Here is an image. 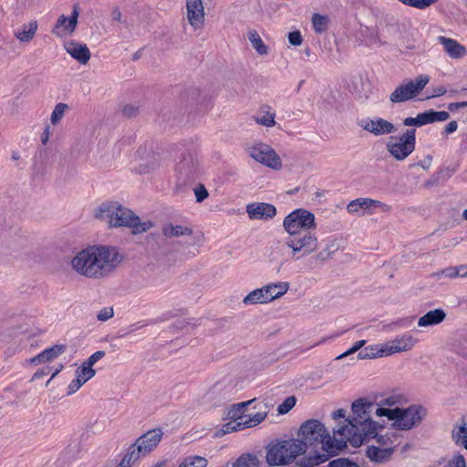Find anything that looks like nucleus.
Masks as SVG:
<instances>
[{
    "mask_svg": "<svg viewBox=\"0 0 467 467\" xmlns=\"http://www.w3.org/2000/svg\"><path fill=\"white\" fill-rule=\"evenodd\" d=\"M298 442L303 447V454L310 446L321 444L322 453L316 452L307 457V462L310 466H316L327 462L330 457L337 454L347 447L348 443L343 436H338L334 432L330 436L325 425L318 420H308L303 422L297 432Z\"/></svg>",
    "mask_w": 467,
    "mask_h": 467,
    "instance_id": "1",
    "label": "nucleus"
},
{
    "mask_svg": "<svg viewBox=\"0 0 467 467\" xmlns=\"http://www.w3.org/2000/svg\"><path fill=\"white\" fill-rule=\"evenodd\" d=\"M373 407V403L356 400L352 404L353 416L345 420L347 424L335 430V433L343 436L353 447H359L372 434L375 435V427H379L370 418Z\"/></svg>",
    "mask_w": 467,
    "mask_h": 467,
    "instance_id": "2",
    "label": "nucleus"
},
{
    "mask_svg": "<svg viewBox=\"0 0 467 467\" xmlns=\"http://www.w3.org/2000/svg\"><path fill=\"white\" fill-rule=\"evenodd\" d=\"M95 217L109 224V227H130L133 233H141L149 229L148 223H140V218L129 208L117 202H106L99 205Z\"/></svg>",
    "mask_w": 467,
    "mask_h": 467,
    "instance_id": "3",
    "label": "nucleus"
},
{
    "mask_svg": "<svg viewBox=\"0 0 467 467\" xmlns=\"http://www.w3.org/2000/svg\"><path fill=\"white\" fill-rule=\"evenodd\" d=\"M376 415L386 416L393 420V426L400 431H409L421 423L427 415V410L421 405L413 404L406 409L377 408Z\"/></svg>",
    "mask_w": 467,
    "mask_h": 467,
    "instance_id": "4",
    "label": "nucleus"
},
{
    "mask_svg": "<svg viewBox=\"0 0 467 467\" xmlns=\"http://www.w3.org/2000/svg\"><path fill=\"white\" fill-rule=\"evenodd\" d=\"M88 247L97 279L109 276L123 260V255L115 246L92 245Z\"/></svg>",
    "mask_w": 467,
    "mask_h": 467,
    "instance_id": "5",
    "label": "nucleus"
},
{
    "mask_svg": "<svg viewBox=\"0 0 467 467\" xmlns=\"http://www.w3.org/2000/svg\"><path fill=\"white\" fill-rule=\"evenodd\" d=\"M303 454V447L296 439L284 440L269 446L266 462L271 466L286 465Z\"/></svg>",
    "mask_w": 467,
    "mask_h": 467,
    "instance_id": "6",
    "label": "nucleus"
},
{
    "mask_svg": "<svg viewBox=\"0 0 467 467\" xmlns=\"http://www.w3.org/2000/svg\"><path fill=\"white\" fill-rule=\"evenodd\" d=\"M416 147V130L408 129L398 137H390L386 144L388 152L399 161L407 159Z\"/></svg>",
    "mask_w": 467,
    "mask_h": 467,
    "instance_id": "7",
    "label": "nucleus"
},
{
    "mask_svg": "<svg viewBox=\"0 0 467 467\" xmlns=\"http://www.w3.org/2000/svg\"><path fill=\"white\" fill-rule=\"evenodd\" d=\"M430 78L427 75H420L414 80H403L389 96L392 103H401L414 99L429 83Z\"/></svg>",
    "mask_w": 467,
    "mask_h": 467,
    "instance_id": "8",
    "label": "nucleus"
},
{
    "mask_svg": "<svg viewBox=\"0 0 467 467\" xmlns=\"http://www.w3.org/2000/svg\"><path fill=\"white\" fill-rule=\"evenodd\" d=\"M283 226L288 234L308 232L316 228L315 215L306 209H296L285 217Z\"/></svg>",
    "mask_w": 467,
    "mask_h": 467,
    "instance_id": "9",
    "label": "nucleus"
},
{
    "mask_svg": "<svg viewBox=\"0 0 467 467\" xmlns=\"http://www.w3.org/2000/svg\"><path fill=\"white\" fill-rule=\"evenodd\" d=\"M285 244L292 249L293 256L299 259L315 252L317 249L318 242L317 236L308 231L289 234Z\"/></svg>",
    "mask_w": 467,
    "mask_h": 467,
    "instance_id": "10",
    "label": "nucleus"
},
{
    "mask_svg": "<svg viewBox=\"0 0 467 467\" xmlns=\"http://www.w3.org/2000/svg\"><path fill=\"white\" fill-rule=\"evenodd\" d=\"M247 152L257 162L275 171L282 169V161L269 145L258 142L247 147Z\"/></svg>",
    "mask_w": 467,
    "mask_h": 467,
    "instance_id": "11",
    "label": "nucleus"
},
{
    "mask_svg": "<svg viewBox=\"0 0 467 467\" xmlns=\"http://www.w3.org/2000/svg\"><path fill=\"white\" fill-rule=\"evenodd\" d=\"M358 125L376 137L389 135L397 130L392 122L380 117L362 119Z\"/></svg>",
    "mask_w": 467,
    "mask_h": 467,
    "instance_id": "12",
    "label": "nucleus"
},
{
    "mask_svg": "<svg viewBox=\"0 0 467 467\" xmlns=\"http://www.w3.org/2000/svg\"><path fill=\"white\" fill-rule=\"evenodd\" d=\"M72 268L79 275L97 279L89 247L81 250L71 260Z\"/></svg>",
    "mask_w": 467,
    "mask_h": 467,
    "instance_id": "13",
    "label": "nucleus"
},
{
    "mask_svg": "<svg viewBox=\"0 0 467 467\" xmlns=\"http://www.w3.org/2000/svg\"><path fill=\"white\" fill-rule=\"evenodd\" d=\"M78 16V6L75 5L73 6V10L70 16L61 15L57 18L52 29V33L59 37H64L71 35L76 30Z\"/></svg>",
    "mask_w": 467,
    "mask_h": 467,
    "instance_id": "14",
    "label": "nucleus"
},
{
    "mask_svg": "<svg viewBox=\"0 0 467 467\" xmlns=\"http://www.w3.org/2000/svg\"><path fill=\"white\" fill-rule=\"evenodd\" d=\"M416 342L417 339L411 334L404 333L384 344L385 350L383 352H385L386 356H391L396 353L409 351L414 347Z\"/></svg>",
    "mask_w": 467,
    "mask_h": 467,
    "instance_id": "15",
    "label": "nucleus"
},
{
    "mask_svg": "<svg viewBox=\"0 0 467 467\" xmlns=\"http://www.w3.org/2000/svg\"><path fill=\"white\" fill-rule=\"evenodd\" d=\"M246 213L251 220H270L276 214V208L266 202H253L246 206Z\"/></svg>",
    "mask_w": 467,
    "mask_h": 467,
    "instance_id": "16",
    "label": "nucleus"
},
{
    "mask_svg": "<svg viewBox=\"0 0 467 467\" xmlns=\"http://www.w3.org/2000/svg\"><path fill=\"white\" fill-rule=\"evenodd\" d=\"M234 387L231 385L223 386L221 383L215 384L205 395V399L212 406H220L225 401L231 400Z\"/></svg>",
    "mask_w": 467,
    "mask_h": 467,
    "instance_id": "17",
    "label": "nucleus"
},
{
    "mask_svg": "<svg viewBox=\"0 0 467 467\" xmlns=\"http://www.w3.org/2000/svg\"><path fill=\"white\" fill-rule=\"evenodd\" d=\"M187 18L195 29L200 28L204 22V8L202 0L186 1Z\"/></svg>",
    "mask_w": 467,
    "mask_h": 467,
    "instance_id": "18",
    "label": "nucleus"
},
{
    "mask_svg": "<svg viewBox=\"0 0 467 467\" xmlns=\"http://www.w3.org/2000/svg\"><path fill=\"white\" fill-rule=\"evenodd\" d=\"M162 432L160 429L149 431L136 441L138 451H142V455H146L151 451L161 441Z\"/></svg>",
    "mask_w": 467,
    "mask_h": 467,
    "instance_id": "19",
    "label": "nucleus"
},
{
    "mask_svg": "<svg viewBox=\"0 0 467 467\" xmlns=\"http://www.w3.org/2000/svg\"><path fill=\"white\" fill-rule=\"evenodd\" d=\"M395 446L381 448L376 445L368 446L366 456L373 462L382 464L389 462L394 452Z\"/></svg>",
    "mask_w": 467,
    "mask_h": 467,
    "instance_id": "20",
    "label": "nucleus"
},
{
    "mask_svg": "<svg viewBox=\"0 0 467 467\" xmlns=\"http://www.w3.org/2000/svg\"><path fill=\"white\" fill-rule=\"evenodd\" d=\"M383 203L379 201L370 199V198H358L351 201L348 206L347 210L349 213L352 214H360L361 212H368L370 213L371 209L381 207Z\"/></svg>",
    "mask_w": 467,
    "mask_h": 467,
    "instance_id": "21",
    "label": "nucleus"
},
{
    "mask_svg": "<svg viewBox=\"0 0 467 467\" xmlns=\"http://www.w3.org/2000/svg\"><path fill=\"white\" fill-rule=\"evenodd\" d=\"M438 42L443 46L445 52L451 58H462L467 55V50L464 46L458 41L443 36H438Z\"/></svg>",
    "mask_w": 467,
    "mask_h": 467,
    "instance_id": "22",
    "label": "nucleus"
},
{
    "mask_svg": "<svg viewBox=\"0 0 467 467\" xmlns=\"http://www.w3.org/2000/svg\"><path fill=\"white\" fill-rule=\"evenodd\" d=\"M96 371L92 368L81 366L77 369V378L74 379L67 387V394L72 395L77 392L88 379L95 376Z\"/></svg>",
    "mask_w": 467,
    "mask_h": 467,
    "instance_id": "23",
    "label": "nucleus"
},
{
    "mask_svg": "<svg viewBox=\"0 0 467 467\" xmlns=\"http://www.w3.org/2000/svg\"><path fill=\"white\" fill-rule=\"evenodd\" d=\"M66 51L80 64H87L90 59V51L87 45L70 41L65 45Z\"/></svg>",
    "mask_w": 467,
    "mask_h": 467,
    "instance_id": "24",
    "label": "nucleus"
},
{
    "mask_svg": "<svg viewBox=\"0 0 467 467\" xmlns=\"http://www.w3.org/2000/svg\"><path fill=\"white\" fill-rule=\"evenodd\" d=\"M254 400H251L231 405L229 408L225 410L223 420H232L235 421L244 420V414L246 410V408Z\"/></svg>",
    "mask_w": 467,
    "mask_h": 467,
    "instance_id": "25",
    "label": "nucleus"
},
{
    "mask_svg": "<svg viewBox=\"0 0 467 467\" xmlns=\"http://www.w3.org/2000/svg\"><path fill=\"white\" fill-rule=\"evenodd\" d=\"M446 317V313L437 308L427 312L424 316L419 318L418 326L420 327H431L441 323Z\"/></svg>",
    "mask_w": 467,
    "mask_h": 467,
    "instance_id": "26",
    "label": "nucleus"
},
{
    "mask_svg": "<svg viewBox=\"0 0 467 467\" xmlns=\"http://www.w3.org/2000/svg\"><path fill=\"white\" fill-rule=\"evenodd\" d=\"M66 349L63 345H55L49 348L45 349L31 359L32 363L40 364L51 361L60 356Z\"/></svg>",
    "mask_w": 467,
    "mask_h": 467,
    "instance_id": "27",
    "label": "nucleus"
},
{
    "mask_svg": "<svg viewBox=\"0 0 467 467\" xmlns=\"http://www.w3.org/2000/svg\"><path fill=\"white\" fill-rule=\"evenodd\" d=\"M197 165V159L193 152L187 151L182 154V158L177 164V170L186 176L190 175Z\"/></svg>",
    "mask_w": 467,
    "mask_h": 467,
    "instance_id": "28",
    "label": "nucleus"
},
{
    "mask_svg": "<svg viewBox=\"0 0 467 467\" xmlns=\"http://www.w3.org/2000/svg\"><path fill=\"white\" fill-rule=\"evenodd\" d=\"M265 286L250 292L243 300L244 305L265 304L270 302Z\"/></svg>",
    "mask_w": 467,
    "mask_h": 467,
    "instance_id": "29",
    "label": "nucleus"
},
{
    "mask_svg": "<svg viewBox=\"0 0 467 467\" xmlns=\"http://www.w3.org/2000/svg\"><path fill=\"white\" fill-rule=\"evenodd\" d=\"M288 288L289 284L287 282H278L265 285V289L267 290L266 295L270 302L285 295Z\"/></svg>",
    "mask_w": 467,
    "mask_h": 467,
    "instance_id": "30",
    "label": "nucleus"
},
{
    "mask_svg": "<svg viewBox=\"0 0 467 467\" xmlns=\"http://www.w3.org/2000/svg\"><path fill=\"white\" fill-rule=\"evenodd\" d=\"M384 348V344L382 345H371L365 348H363L358 354V359H369V358H376L379 357H387Z\"/></svg>",
    "mask_w": 467,
    "mask_h": 467,
    "instance_id": "31",
    "label": "nucleus"
},
{
    "mask_svg": "<svg viewBox=\"0 0 467 467\" xmlns=\"http://www.w3.org/2000/svg\"><path fill=\"white\" fill-rule=\"evenodd\" d=\"M162 233L166 237H179L183 235H191L192 228L183 225L166 224L162 228Z\"/></svg>",
    "mask_w": 467,
    "mask_h": 467,
    "instance_id": "32",
    "label": "nucleus"
},
{
    "mask_svg": "<svg viewBox=\"0 0 467 467\" xmlns=\"http://www.w3.org/2000/svg\"><path fill=\"white\" fill-rule=\"evenodd\" d=\"M36 29L37 23L36 21L30 22L27 25H23V26L16 32V36L21 42H29L36 35Z\"/></svg>",
    "mask_w": 467,
    "mask_h": 467,
    "instance_id": "33",
    "label": "nucleus"
},
{
    "mask_svg": "<svg viewBox=\"0 0 467 467\" xmlns=\"http://www.w3.org/2000/svg\"><path fill=\"white\" fill-rule=\"evenodd\" d=\"M311 22L314 31L317 34H322L328 28L329 17L326 15L314 14Z\"/></svg>",
    "mask_w": 467,
    "mask_h": 467,
    "instance_id": "34",
    "label": "nucleus"
},
{
    "mask_svg": "<svg viewBox=\"0 0 467 467\" xmlns=\"http://www.w3.org/2000/svg\"><path fill=\"white\" fill-rule=\"evenodd\" d=\"M247 37L251 42L253 47L256 50V52L260 55H265L268 52L267 47L263 42L261 36L255 30H250L247 33Z\"/></svg>",
    "mask_w": 467,
    "mask_h": 467,
    "instance_id": "35",
    "label": "nucleus"
},
{
    "mask_svg": "<svg viewBox=\"0 0 467 467\" xmlns=\"http://www.w3.org/2000/svg\"><path fill=\"white\" fill-rule=\"evenodd\" d=\"M452 440L467 450V421L452 431Z\"/></svg>",
    "mask_w": 467,
    "mask_h": 467,
    "instance_id": "36",
    "label": "nucleus"
},
{
    "mask_svg": "<svg viewBox=\"0 0 467 467\" xmlns=\"http://www.w3.org/2000/svg\"><path fill=\"white\" fill-rule=\"evenodd\" d=\"M465 268V265L459 266H451L445 269L441 270L436 273L437 276H444L448 278H455V277H467V271L462 272Z\"/></svg>",
    "mask_w": 467,
    "mask_h": 467,
    "instance_id": "37",
    "label": "nucleus"
},
{
    "mask_svg": "<svg viewBox=\"0 0 467 467\" xmlns=\"http://www.w3.org/2000/svg\"><path fill=\"white\" fill-rule=\"evenodd\" d=\"M267 416L266 412H256L253 415H249L245 417V419L242 421L243 429H248L257 426L262 423Z\"/></svg>",
    "mask_w": 467,
    "mask_h": 467,
    "instance_id": "38",
    "label": "nucleus"
},
{
    "mask_svg": "<svg viewBox=\"0 0 467 467\" xmlns=\"http://www.w3.org/2000/svg\"><path fill=\"white\" fill-rule=\"evenodd\" d=\"M337 248L338 245L336 240L329 241L327 244L326 247L317 254V259L321 263H324L332 256V254L337 250Z\"/></svg>",
    "mask_w": 467,
    "mask_h": 467,
    "instance_id": "39",
    "label": "nucleus"
},
{
    "mask_svg": "<svg viewBox=\"0 0 467 467\" xmlns=\"http://www.w3.org/2000/svg\"><path fill=\"white\" fill-rule=\"evenodd\" d=\"M260 462L255 455H242L234 462L233 467H259Z\"/></svg>",
    "mask_w": 467,
    "mask_h": 467,
    "instance_id": "40",
    "label": "nucleus"
},
{
    "mask_svg": "<svg viewBox=\"0 0 467 467\" xmlns=\"http://www.w3.org/2000/svg\"><path fill=\"white\" fill-rule=\"evenodd\" d=\"M378 428L375 427V435H371L367 441L364 442H368L372 439L376 440V442L379 444L378 446L381 448L389 447V446H395L393 443V440L390 435L389 434H379L378 432Z\"/></svg>",
    "mask_w": 467,
    "mask_h": 467,
    "instance_id": "41",
    "label": "nucleus"
},
{
    "mask_svg": "<svg viewBox=\"0 0 467 467\" xmlns=\"http://www.w3.org/2000/svg\"><path fill=\"white\" fill-rule=\"evenodd\" d=\"M207 460L201 456H188L178 467H206Z\"/></svg>",
    "mask_w": 467,
    "mask_h": 467,
    "instance_id": "42",
    "label": "nucleus"
},
{
    "mask_svg": "<svg viewBox=\"0 0 467 467\" xmlns=\"http://www.w3.org/2000/svg\"><path fill=\"white\" fill-rule=\"evenodd\" d=\"M68 109V105L66 103H57L51 114L50 122L53 125H57L64 117L66 111Z\"/></svg>",
    "mask_w": 467,
    "mask_h": 467,
    "instance_id": "43",
    "label": "nucleus"
},
{
    "mask_svg": "<svg viewBox=\"0 0 467 467\" xmlns=\"http://www.w3.org/2000/svg\"><path fill=\"white\" fill-rule=\"evenodd\" d=\"M428 124L433 122L445 121L450 118V114L447 111H434L432 109L425 111Z\"/></svg>",
    "mask_w": 467,
    "mask_h": 467,
    "instance_id": "44",
    "label": "nucleus"
},
{
    "mask_svg": "<svg viewBox=\"0 0 467 467\" xmlns=\"http://www.w3.org/2000/svg\"><path fill=\"white\" fill-rule=\"evenodd\" d=\"M403 124L408 127H421L427 125L428 121L425 111L419 113L415 118L409 117L404 119Z\"/></svg>",
    "mask_w": 467,
    "mask_h": 467,
    "instance_id": "45",
    "label": "nucleus"
},
{
    "mask_svg": "<svg viewBox=\"0 0 467 467\" xmlns=\"http://www.w3.org/2000/svg\"><path fill=\"white\" fill-rule=\"evenodd\" d=\"M275 113L272 111L263 112L262 115H258L254 118L256 123L265 126L273 127L275 124Z\"/></svg>",
    "mask_w": 467,
    "mask_h": 467,
    "instance_id": "46",
    "label": "nucleus"
},
{
    "mask_svg": "<svg viewBox=\"0 0 467 467\" xmlns=\"http://www.w3.org/2000/svg\"><path fill=\"white\" fill-rule=\"evenodd\" d=\"M229 420L230 421L226 422L225 424H223L222 426V428L220 430L222 435L244 430L241 420L240 421H235V420Z\"/></svg>",
    "mask_w": 467,
    "mask_h": 467,
    "instance_id": "47",
    "label": "nucleus"
},
{
    "mask_svg": "<svg viewBox=\"0 0 467 467\" xmlns=\"http://www.w3.org/2000/svg\"><path fill=\"white\" fill-rule=\"evenodd\" d=\"M296 400L294 396L286 398L277 408L279 414H285L296 405Z\"/></svg>",
    "mask_w": 467,
    "mask_h": 467,
    "instance_id": "48",
    "label": "nucleus"
},
{
    "mask_svg": "<svg viewBox=\"0 0 467 467\" xmlns=\"http://www.w3.org/2000/svg\"><path fill=\"white\" fill-rule=\"evenodd\" d=\"M405 401V398L400 394H393L381 400V404L385 406L401 405Z\"/></svg>",
    "mask_w": 467,
    "mask_h": 467,
    "instance_id": "49",
    "label": "nucleus"
},
{
    "mask_svg": "<svg viewBox=\"0 0 467 467\" xmlns=\"http://www.w3.org/2000/svg\"><path fill=\"white\" fill-rule=\"evenodd\" d=\"M442 467H466V462L462 454L455 453Z\"/></svg>",
    "mask_w": 467,
    "mask_h": 467,
    "instance_id": "50",
    "label": "nucleus"
},
{
    "mask_svg": "<svg viewBox=\"0 0 467 467\" xmlns=\"http://www.w3.org/2000/svg\"><path fill=\"white\" fill-rule=\"evenodd\" d=\"M327 467H359V465L346 458H338L331 461Z\"/></svg>",
    "mask_w": 467,
    "mask_h": 467,
    "instance_id": "51",
    "label": "nucleus"
},
{
    "mask_svg": "<svg viewBox=\"0 0 467 467\" xmlns=\"http://www.w3.org/2000/svg\"><path fill=\"white\" fill-rule=\"evenodd\" d=\"M365 344H366V340H364V339L355 342V344L353 345L352 348H350L348 350H347L343 354L337 357V359H341L343 358L348 357V356L356 353L357 351L361 349L365 346Z\"/></svg>",
    "mask_w": 467,
    "mask_h": 467,
    "instance_id": "52",
    "label": "nucleus"
},
{
    "mask_svg": "<svg viewBox=\"0 0 467 467\" xmlns=\"http://www.w3.org/2000/svg\"><path fill=\"white\" fill-rule=\"evenodd\" d=\"M193 191L197 202H203L209 195L208 191L203 184H199Z\"/></svg>",
    "mask_w": 467,
    "mask_h": 467,
    "instance_id": "53",
    "label": "nucleus"
},
{
    "mask_svg": "<svg viewBox=\"0 0 467 467\" xmlns=\"http://www.w3.org/2000/svg\"><path fill=\"white\" fill-rule=\"evenodd\" d=\"M105 356V352L102 350L96 351L93 353L86 362L82 364L85 368H92V366L101 359Z\"/></svg>",
    "mask_w": 467,
    "mask_h": 467,
    "instance_id": "54",
    "label": "nucleus"
},
{
    "mask_svg": "<svg viewBox=\"0 0 467 467\" xmlns=\"http://www.w3.org/2000/svg\"><path fill=\"white\" fill-rule=\"evenodd\" d=\"M288 41L292 46L298 47L302 44L303 38L299 30L290 32L288 34Z\"/></svg>",
    "mask_w": 467,
    "mask_h": 467,
    "instance_id": "55",
    "label": "nucleus"
},
{
    "mask_svg": "<svg viewBox=\"0 0 467 467\" xmlns=\"http://www.w3.org/2000/svg\"><path fill=\"white\" fill-rule=\"evenodd\" d=\"M113 314L114 312L112 307H104L98 313L97 318L99 321H107L113 317Z\"/></svg>",
    "mask_w": 467,
    "mask_h": 467,
    "instance_id": "56",
    "label": "nucleus"
},
{
    "mask_svg": "<svg viewBox=\"0 0 467 467\" xmlns=\"http://www.w3.org/2000/svg\"><path fill=\"white\" fill-rule=\"evenodd\" d=\"M127 454L130 457V459H131V461L135 462L140 457V455H142V451H138V446H136L135 443L129 449Z\"/></svg>",
    "mask_w": 467,
    "mask_h": 467,
    "instance_id": "57",
    "label": "nucleus"
},
{
    "mask_svg": "<svg viewBox=\"0 0 467 467\" xmlns=\"http://www.w3.org/2000/svg\"><path fill=\"white\" fill-rule=\"evenodd\" d=\"M458 129V123L455 120L449 122L444 128V134L449 135L456 131Z\"/></svg>",
    "mask_w": 467,
    "mask_h": 467,
    "instance_id": "58",
    "label": "nucleus"
},
{
    "mask_svg": "<svg viewBox=\"0 0 467 467\" xmlns=\"http://www.w3.org/2000/svg\"><path fill=\"white\" fill-rule=\"evenodd\" d=\"M137 111H138V109L132 105H126L123 108V113L128 117H131V116L135 115L137 113Z\"/></svg>",
    "mask_w": 467,
    "mask_h": 467,
    "instance_id": "59",
    "label": "nucleus"
},
{
    "mask_svg": "<svg viewBox=\"0 0 467 467\" xmlns=\"http://www.w3.org/2000/svg\"><path fill=\"white\" fill-rule=\"evenodd\" d=\"M147 325H148V323H145V322H138V323L132 324L129 327V332H135V331L146 327Z\"/></svg>",
    "mask_w": 467,
    "mask_h": 467,
    "instance_id": "60",
    "label": "nucleus"
},
{
    "mask_svg": "<svg viewBox=\"0 0 467 467\" xmlns=\"http://www.w3.org/2000/svg\"><path fill=\"white\" fill-rule=\"evenodd\" d=\"M463 107H467V101H464V102H458V103H451L449 106H448V109L452 111L456 109H459V108H463Z\"/></svg>",
    "mask_w": 467,
    "mask_h": 467,
    "instance_id": "61",
    "label": "nucleus"
},
{
    "mask_svg": "<svg viewBox=\"0 0 467 467\" xmlns=\"http://www.w3.org/2000/svg\"><path fill=\"white\" fill-rule=\"evenodd\" d=\"M111 18L114 21H120L121 19V13L119 8H114L111 13Z\"/></svg>",
    "mask_w": 467,
    "mask_h": 467,
    "instance_id": "62",
    "label": "nucleus"
},
{
    "mask_svg": "<svg viewBox=\"0 0 467 467\" xmlns=\"http://www.w3.org/2000/svg\"><path fill=\"white\" fill-rule=\"evenodd\" d=\"M345 413H346V411H345L344 410L339 409V410H337V411H335V412L333 413V418H334L335 420H337V419H344V418H345Z\"/></svg>",
    "mask_w": 467,
    "mask_h": 467,
    "instance_id": "63",
    "label": "nucleus"
},
{
    "mask_svg": "<svg viewBox=\"0 0 467 467\" xmlns=\"http://www.w3.org/2000/svg\"><path fill=\"white\" fill-rule=\"evenodd\" d=\"M49 140V128L47 127L41 136V141L45 145Z\"/></svg>",
    "mask_w": 467,
    "mask_h": 467,
    "instance_id": "64",
    "label": "nucleus"
}]
</instances>
